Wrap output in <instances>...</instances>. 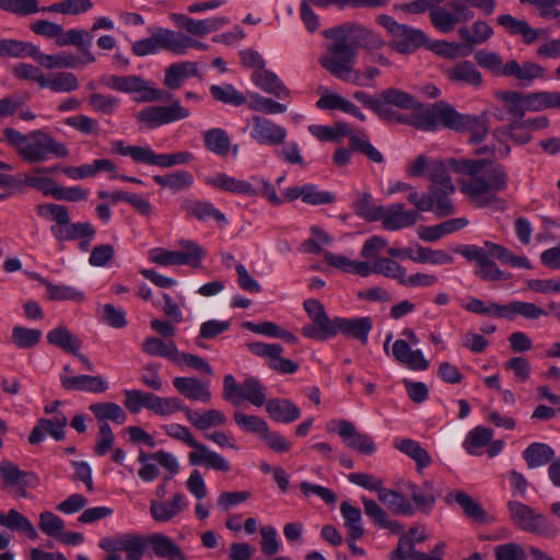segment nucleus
Segmentation results:
<instances>
[{
	"label": "nucleus",
	"instance_id": "obj_1",
	"mask_svg": "<svg viewBox=\"0 0 560 560\" xmlns=\"http://www.w3.org/2000/svg\"><path fill=\"white\" fill-rule=\"evenodd\" d=\"M325 38L332 39L318 62L337 79L358 86L365 85L362 74L352 65L359 48L376 50L385 46L384 38L375 31L360 23L347 22L322 32Z\"/></svg>",
	"mask_w": 560,
	"mask_h": 560
},
{
	"label": "nucleus",
	"instance_id": "obj_2",
	"mask_svg": "<svg viewBox=\"0 0 560 560\" xmlns=\"http://www.w3.org/2000/svg\"><path fill=\"white\" fill-rule=\"evenodd\" d=\"M454 173L468 176L460 183V190L478 207L490 205L495 194L508 188L505 167L490 159H460L450 161Z\"/></svg>",
	"mask_w": 560,
	"mask_h": 560
},
{
	"label": "nucleus",
	"instance_id": "obj_3",
	"mask_svg": "<svg viewBox=\"0 0 560 560\" xmlns=\"http://www.w3.org/2000/svg\"><path fill=\"white\" fill-rule=\"evenodd\" d=\"M163 428L168 436L182 441L187 446L194 448L188 454V460L191 466H206L221 472L230 471L231 464L222 455L198 442L187 427L175 423L164 425Z\"/></svg>",
	"mask_w": 560,
	"mask_h": 560
},
{
	"label": "nucleus",
	"instance_id": "obj_4",
	"mask_svg": "<svg viewBox=\"0 0 560 560\" xmlns=\"http://www.w3.org/2000/svg\"><path fill=\"white\" fill-rule=\"evenodd\" d=\"M452 160L453 159L445 161L436 160L429 164L428 177L431 182L429 189H432L436 196L434 213L438 218H444L455 213V207L450 199V195L455 191V186L448 174V171H452L450 165V161Z\"/></svg>",
	"mask_w": 560,
	"mask_h": 560
},
{
	"label": "nucleus",
	"instance_id": "obj_5",
	"mask_svg": "<svg viewBox=\"0 0 560 560\" xmlns=\"http://www.w3.org/2000/svg\"><path fill=\"white\" fill-rule=\"evenodd\" d=\"M506 508L511 522L521 530L545 538L557 536V526L545 514L537 512L532 506L511 500L508 502Z\"/></svg>",
	"mask_w": 560,
	"mask_h": 560
},
{
	"label": "nucleus",
	"instance_id": "obj_6",
	"mask_svg": "<svg viewBox=\"0 0 560 560\" xmlns=\"http://www.w3.org/2000/svg\"><path fill=\"white\" fill-rule=\"evenodd\" d=\"M28 138L30 141L24 144L23 149H20V156L27 163L45 162L50 154L56 158L69 155L65 143L55 140L42 130L31 132Z\"/></svg>",
	"mask_w": 560,
	"mask_h": 560
},
{
	"label": "nucleus",
	"instance_id": "obj_7",
	"mask_svg": "<svg viewBox=\"0 0 560 560\" xmlns=\"http://www.w3.org/2000/svg\"><path fill=\"white\" fill-rule=\"evenodd\" d=\"M189 116L190 110L183 107L178 100H175L170 105L147 106L136 114V119L145 128L155 129Z\"/></svg>",
	"mask_w": 560,
	"mask_h": 560
},
{
	"label": "nucleus",
	"instance_id": "obj_8",
	"mask_svg": "<svg viewBox=\"0 0 560 560\" xmlns=\"http://www.w3.org/2000/svg\"><path fill=\"white\" fill-rule=\"evenodd\" d=\"M419 110V129L436 131L439 128L455 130L459 113L447 102L439 101Z\"/></svg>",
	"mask_w": 560,
	"mask_h": 560
},
{
	"label": "nucleus",
	"instance_id": "obj_9",
	"mask_svg": "<svg viewBox=\"0 0 560 560\" xmlns=\"http://www.w3.org/2000/svg\"><path fill=\"white\" fill-rule=\"evenodd\" d=\"M303 307L312 319V324L302 328V334L313 340L325 341L332 326V318H329L322 302L316 299L305 300Z\"/></svg>",
	"mask_w": 560,
	"mask_h": 560
},
{
	"label": "nucleus",
	"instance_id": "obj_10",
	"mask_svg": "<svg viewBox=\"0 0 560 560\" xmlns=\"http://www.w3.org/2000/svg\"><path fill=\"white\" fill-rule=\"evenodd\" d=\"M98 546L107 553L125 551L127 560H141L145 549V541L140 535L128 533L103 537L100 539Z\"/></svg>",
	"mask_w": 560,
	"mask_h": 560
},
{
	"label": "nucleus",
	"instance_id": "obj_11",
	"mask_svg": "<svg viewBox=\"0 0 560 560\" xmlns=\"http://www.w3.org/2000/svg\"><path fill=\"white\" fill-rule=\"evenodd\" d=\"M372 327L373 322L369 316L354 318L335 317L332 318V326L328 332V339L341 334L347 338H353L362 345H366Z\"/></svg>",
	"mask_w": 560,
	"mask_h": 560
},
{
	"label": "nucleus",
	"instance_id": "obj_12",
	"mask_svg": "<svg viewBox=\"0 0 560 560\" xmlns=\"http://www.w3.org/2000/svg\"><path fill=\"white\" fill-rule=\"evenodd\" d=\"M120 92L137 93L135 100L142 103L167 102L172 98L170 92L149 85L148 81L139 75L122 77Z\"/></svg>",
	"mask_w": 560,
	"mask_h": 560
},
{
	"label": "nucleus",
	"instance_id": "obj_13",
	"mask_svg": "<svg viewBox=\"0 0 560 560\" xmlns=\"http://www.w3.org/2000/svg\"><path fill=\"white\" fill-rule=\"evenodd\" d=\"M429 39L427 35L418 28L400 24L393 34V40L389 47L402 55H410L422 46L428 47Z\"/></svg>",
	"mask_w": 560,
	"mask_h": 560
},
{
	"label": "nucleus",
	"instance_id": "obj_14",
	"mask_svg": "<svg viewBox=\"0 0 560 560\" xmlns=\"http://www.w3.org/2000/svg\"><path fill=\"white\" fill-rule=\"evenodd\" d=\"M334 423L338 427L339 436L350 448L365 455H372L376 451L373 438L360 432L352 422L339 420Z\"/></svg>",
	"mask_w": 560,
	"mask_h": 560
},
{
	"label": "nucleus",
	"instance_id": "obj_15",
	"mask_svg": "<svg viewBox=\"0 0 560 560\" xmlns=\"http://www.w3.org/2000/svg\"><path fill=\"white\" fill-rule=\"evenodd\" d=\"M489 116L486 112L480 115L460 114L455 126L456 132H468V143L478 144L489 133Z\"/></svg>",
	"mask_w": 560,
	"mask_h": 560
},
{
	"label": "nucleus",
	"instance_id": "obj_16",
	"mask_svg": "<svg viewBox=\"0 0 560 560\" xmlns=\"http://www.w3.org/2000/svg\"><path fill=\"white\" fill-rule=\"evenodd\" d=\"M420 219V214L416 210H406L405 203L395 202L386 208L384 207V217L382 226L387 231H398L412 226Z\"/></svg>",
	"mask_w": 560,
	"mask_h": 560
},
{
	"label": "nucleus",
	"instance_id": "obj_17",
	"mask_svg": "<svg viewBox=\"0 0 560 560\" xmlns=\"http://www.w3.org/2000/svg\"><path fill=\"white\" fill-rule=\"evenodd\" d=\"M56 44L59 47L75 46L82 54V63L95 61V57L91 51L92 35L85 30L71 28L65 31L60 25V34L57 37Z\"/></svg>",
	"mask_w": 560,
	"mask_h": 560
},
{
	"label": "nucleus",
	"instance_id": "obj_18",
	"mask_svg": "<svg viewBox=\"0 0 560 560\" xmlns=\"http://www.w3.org/2000/svg\"><path fill=\"white\" fill-rule=\"evenodd\" d=\"M252 138L260 144L279 145L287 138V130L282 126L260 116L253 117Z\"/></svg>",
	"mask_w": 560,
	"mask_h": 560
},
{
	"label": "nucleus",
	"instance_id": "obj_19",
	"mask_svg": "<svg viewBox=\"0 0 560 560\" xmlns=\"http://www.w3.org/2000/svg\"><path fill=\"white\" fill-rule=\"evenodd\" d=\"M143 539L145 541V547H150L158 558L166 560H187L182 548L165 534L153 533Z\"/></svg>",
	"mask_w": 560,
	"mask_h": 560
},
{
	"label": "nucleus",
	"instance_id": "obj_20",
	"mask_svg": "<svg viewBox=\"0 0 560 560\" xmlns=\"http://www.w3.org/2000/svg\"><path fill=\"white\" fill-rule=\"evenodd\" d=\"M180 210L184 211L188 217H192L198 221H207L214 219L217 222L226 224L225 215L217 209L212 202L206 200H196L190 198H184L180 201Z\"/></svg>",
	"mask_w": 560,
	"mask_h": 560
},
{
	"label": "nucleus",
	"instance_id": "obj_21",
	"mask_svg": "<svg viewBox=\"0 0 560 560\" xmlns=\"http://www.w3.org/2000/svg\"><path fill=\"white\" fill-rule=\"evenodd\" d=\"M173 386L180 395L190 400L209 402L212 397L209 383H205L196 377H175Z\"/></svg>",
	"mask_w": 560,
	"mask_h": 560
},
{
	"label": "nucleus",
	"instance_id": "obj_22",
	"mask_svg": "<svg viewBox=\"0 0 560 560\" xmlns=\"http://www.w3.org/2000/svg\"><path fill=\"white\" fill-rule=\"evenodd\" d=\"M502 74L509 78H515L523 85H529L535 79L544 78L545 69L533 61H526L520 65L516 60H509L502 69Z\"/></svg>",
	"mask_w": 560,
	"mask_h": 560
},
{
	"label": "nucleus",
	"instance_id": "obj_23",
	"mask_svg": "<svg viewBox=\"0 0 560 560\" xmlns=\"http://www.w3.org/2000/svg\"><path fill=\"white\" fill-rule=\"evenodd\" d=\"M497 22L511 35H521L526 45L535 43L540 35L545 34L544 30L533 28L526 21L517 20L511 14H501L497 18Z\"/></svg>",
	"mask_w": 560,
	"mask_h": 560
},
{
	"label": "nucleus",
	"instance_id": "obj_24",
	"mask_svg": "<svg viewBox=\"0 0 560 560\" xmlns=\"http://www.w3.org/2000/svg\"><path fill=\"white\" fill-rule=\"evenodd\" d=\"M457 33L464 42V47H466L462 56H468L475 45L487 42L493 35V30L486 21H476L472 23L471 28L463 26L458 28Z\"/></svg>",
	"mask_w": 560,
	"mask_h": 560
},
{
	"label": "nucleus",
	"instance_id": "obj_25",
	"mask_svg": "<svg viewBox=\"0 0 560 560\" xmlns=\"http://www.w3.org/2000/svg\"><path fill=\"white\" fill-rule=\"evenodd\" d=\"M468 223L469 221L466 218H456L436 225H421L418 229V236L424 242L433 243L445 235L464 229Z\"/></svg>",
	"mask_w": 560,
	"mask_h": 560
},
{
	"label": "nucleus",
	"instance_id": "obj_26",
	"mask_svg": "<svg viewBox=\"0 0 560 560\" xmlns=\"http://www.w3.org/2000/svg\"><path fill=\"white\" fill-rule=\"evenodd\" d=\"M61 386L67 390H81L89 393H104L108 389L107 382L102 376L60 375Z\"/></svg>",
	"mask_w": 560,
	"mask_h": 560
},
{
	"label": "nucleus",
	"instance_id": "obj_27",
	"mask_svg": "<svg viewBox=\"0 0 560 560\" xmlns=\"http://www.w3.org/2000/svg\"><path fill=\"white\" fill-rule=\"evenodd\" d=\"M51 233L58 242L73 241L80 238H94L95 228L90 222H77L56 224L51 226Z\"/></svg>",
	"mask_w": 560,
	"mask_h": 560
},
{
	"label": "nucleus",
	"instance_id": "obj_28",
	"mask_svg": "<svg viewBox=\"0 0 560 560\" xmlns=\"http://www.w3.org/2000/svg\"><path fill=\"white\" fill-rule=\"evenodd\" d=\"M269 417L281 423H292L301 417L300 408L285 398H271L266 404Z\"/></svg>",
	"mask_w": 560,
	"mask_h": 560
},
{
	"label": "nucleus",
	"instance_id": "obj_29",
	"mask_svg": "<svg viewBox=\"0 0 560 560\" xmlns=\"http://www.w3.org/2000/svg\"><path fill=\"white\" fill-rule=\"evenodd\" d=\"M447 79L453 83L467 84L479 88L482 84V75L477 67L469 60L458 61L446 70Z\"/></svg>",
	"mask_w": 560,
	"mask_h": 560
},
{
	"label": "nucleus",
	"instance_id": "obj_30",
	"mask_svg": "<svg viewBox=\"0 0 560 560\" xmlns=\"http://www.w3.org/2000/svg\"><path fill=\"white\" fill-rule=\"evenodd\" d=\"M0 476L5 487H35L38 481L33 472L23 471L9 460L0 463Z\"/></svg>",
	"mask_w": 560,
	"mask_h": 560
},
{
	"label": "nucleus",
	"instance_id": "obj_31",
	"mask_svg": "<svg viewBox=\"0 0 560 560\" xmlns=\"http://www.w3.org/2000/svg\"><path fill=\"white\" fill-rule=\"evenodd\" d=\"M187 508L184 494L175 493L171 503L152 501L150 504V513L156 522H168Z\"/></svg>",
	"mask_w": 560,
	"mask_h": 560
},
{
	"label": "nucleus",
	"instance_id": "obj_32",
	"mask_svg": "<svg viewBox=\"0 0 560 560\" xmlns=\"http://www.w3.org/2000/svg\"><path fill=\"white\" fill-rule=\"evenodd\" d=\"M353 211L366 222L380 221L384 217V207L374 203L372 195L368 191H358L352 202Z\"/></svg>",
	"mask_w": 560,
	"mask_h": 560
},
{
	"label": "nucleus",
	"instance_id": "obj_33",
	"mask_svg": "<svg viewBox=\"0 0 560 560\" xmlns=\"http://www.w3.org/2000/svg\"><path fill=\"white\" fill-rule=\"evenodd\" d=\"M206 184L234 194L250 197L258 195V190L255 189L249 182L236 179L224 173L218 174L214 177L207 178Z\"/></svg>",
	"mask_w": 560,
	"mask_h": 560
},
{
	"label": "nucleus",
	"instance_id": "obj_34",
	"mask_svg": "<svg viewBox=\"0 0 560 560\" xmlns=\"http://www.w3.org/2000/svg\"><path fill=\"white\" fill-rule=\"evenodd\" d=\"M198 74V68L196 62L182 61L172 63L165 70L164 85L170 90H177L182 86L183 82Z\"/></svg>",
	"mask_w": 560,
	"mask_h": 560
},
{
	"label": "nucleus",
	"instance_id": "obj_35",
	"mask_svg": "<svg viewBox=\"0 0 560 560\" xmlns=\"http://www.w3.org/2000/svg\"><path fill=\"white\" fill-rule=\"evenodd\" d=\"M141 349L150 357H161L172 362H178L179 351L173 340L164 341L158 337H148L143 340Z\"/></svg>",
	"mask_w": 560,
	"mask_h": 560
},
{
	"label": "nucleus",
	"instance_id": "obj_36",
	"mask_svg": "<svg viewBox=\"0 0 560 560\" xmlns=\"http://www.w3.org/2000/svg\"><path fill=\"white\" fill-rule=\"evenodd\" d=\"M115 164L108 159L94 160L91 164L80 166H67L62 168L65 175L72 179H83L94 177L101 172H115Z\"/></svg>",
	"mask_w": 560,
	"mask_h": 560
},
{
	"label": "nucleus",
	"instance_id": "obj_37",
	"mask_svg": "<svg viewBox=\"0 0 560 560\" xmlns=\"http://www.w3.org/2000/svg\"><path fill=\"white\" fill-rule=\"evenodd\" d=\"M377 499L381 503L386 505L394 515L411 516L415 514L412 503L402 493L396 490L384 488Z\"/></svg>",
	"mask_w": 560,
	"mask_h": 560
},
{
	"label": "nucleus",
	"instance_id": "obj_38",
	"mask_svg": "<svg viewBox=\"0 0 560 560\" xmlns=\"http://www.w3.org/2000/svg\"><path fill=\"white\" fill-rule=\"evenodd\" d=\"M252 81L256 86L278 98L288 97L290 95L289 90L282 81L273 72L265 70V68L260 71L253 72Z\"/></svg>",
	"mask_w": 560,
	"mask_h": 560
},
{
	"label": "nucleus",
	"instance_id": "obj_39",
	"mask_svg": "<svg viewBox=\"0 0 560 560\" xmlns=\"http://www.w3.org/2000/svg\"><path fill=\"white\" fill-rule=\"evenodd\" d=\"M407 489L416 508L424 514H429L436 501L433 483L424 481L422 485L408 483Z\"/></svg>",
	"mask_w": 560,
	"mask_h": 560
},
{
	"label": "nucleus",
	"instance_id": "obj_40",
	"mask_svg": "<svg viewBox=\"0 0 560 560\" xmlns=\"http://www.w3.org/2000/svg\"><path fill=\"white\" fill-rule=\"evenodd\" d=\"M497 98L505 103L504 110L510 115V122H518L527 112L525 94L518 91H501L495 93Z\"/></svg>",
	"mask_w": 560,
	"mask_h": 560
},
{
	"label": "nucleus",
	"instance_id": "obj_41",
	"mask_svg": "<svg viewBox=\"0 0 560 560\" xmlns=\"http://www.w3.org/2000/svg\"><path fill=\"white\" fill-rule=\"evenodd\" d=\"M0 525L12 532H22L32 540L38 537L31 521L15 509L9 510L8 514L0 512Z\"/></svg>",
	"mask_w": 560,
	"mask_h": 560
},
{
	"label": "nucleus",
	"instance_id": "obj_42",
	"mask_svg": "<svg viewBox=\"0 0 560 560\" xmlns=\"http://www.w3.org/2000/svg\"><path fill=\"white\" fill-rule=\"evenodd\" d=\"M316 106L319 109H339L354 116L361 121L365 120V115L358 106L337 93L322 95V97L316 102Z\"/></svg>",
	"mask_w": 560,
	"mask_h": 560
},
{
	"label": "nucleus",
	"instance_id": "obj_43",
	"mask_svg": "<svg viewBox=\"0 0 560 560\" xmlns=\"http://www.w3.org/2000/svg\"><path fill=\"white\" fill-rule=\"evenodd\" d=\"M34 279H36L39 283L45 285L48 299L51 301L82 302L84 300V293L73 287L65 284H54L39 275H35Z\"/></svg>",
	"mask_w": 560,
	"mask_h": 560
},
{
	"label": "nucleus",
	"instance_id": "obj_44",
	"mask_svg": "<svg viewBox=\"0 0 560 560\" xmlns=\"http://www.w3.org/2000/svg\"><path fill=\"white\" fill-rule=\"evenodd\" d=\"M454 500L462 508L464 514L468 518H471L474 522L479 524H488L492 521L490 515L487 513L486 510H483L480 503L470 495H468L466 492L456 491L454 493Z\"/></svg>",
	"mask_w": 560,
	"mask_h": 560
},
{
	"label": "nucleus",
	"instance_id": "obj_45",
	"mask_svg": "<svg viewBox=\"0 0 560 560\" xmlns=\"http://www.w3.org/2000/svg\"><path fill=\"white\" fill-rule=\"evenodd\" d=\"M186 418L197 430H207L211 427L223 425L228 421L226 416L218 409H209L200 413L188 408L186 410Z\"/></svg>",
	"mask_w": 560,
	"mask_h": 560
},
{
	"label": "nucleus",
	"instance_id": "obj_46",
	"mask_svg": "<svg viewBox=\"0 0 560 560\" xmlns=\"http://www.w3.org/2000/svg\"><path fill=\"white\" fill-rule=\"evenodd\" d=\"M153 180L162 188L172 192H179L189 189L194 185V176L188 171L178 170L166 175H155Z\"/></svg>",
	"mask_w": 560,
	"mask_h": 560
},
{
	"label": "nucleus",
	"instance_id": "obj_47",
	"mask_svg": "<svg viewBox=\"0 0 560 560\" xmlns=\"http://www.w3.org/2000/svg\"><path fill=\"white\" fill-rule=\"evenodd\" d=\"M266 390L260 380L248 376L241 383L240 400L244 399L256 407H261L268 401Z\"/></svg>",
	"mask_w": 560,
	"mask_h": 560
},
{
	"label": "nucleus",
	"instance_id": "obj_48",
	"mask_svg": "<svg viewBox=\"0 0 560 560\" xmlns=\"http://www.w3.org/2000/svg\"><path fill=\"white\" fill-rule=\"evenodd\" d=\"M47 340L50 345L59 347L65 352L77 354L82 342L65 326H58L47 334Z\"/></svg>",
	"mask_w": 560,
	"mask_h": 560
},
{
	"label": "nucleus",
	"instance_id": "obj_49",
	"mask_svg": "<svg viewBox=\"0 0 560 560\" xmlns=\"http://www.w3.org/2000/svg\"><path fill=\"white\" fill-rule=\"evenodd\" d=\"M194 160V154L188 151H179L172 154H156L150 147L144 164L156 165L160 167H173L176 165L188 164Z\"/></svg>",
	"mask_w": 560,
	"mask_h": 560
},
{
	"label": "nucleus",
	"instance_id": "obj_50",
	"mask_svg": "<svg viewBox=\"0 0 560 560\" xmlns=\"http://www.w3.org/2000/svg\"><path fill=\"white\" fill-rule=\"evenodd\" d=\"M149 32L151 33L150 40L155 46V54L159 50H168L178 55L180 33L164 27L149 28Z\"/></svg>",
	"mask_w": 560,
	"mask_h": 560
},
{
	"label": "nucleus",
	"instance_id": "obj_51",
	"mask_svg": "<svg viewBox=\"0 0 560 560\" xmlns=\"http://www.w3.org/2000/svg\"><path fill=\"white\" fill-rule=\"evenodd\" d=\"M523 457L529 468H537L555 459L553 450L545 443H532L523 452Z\"/></svg>",
	"mask_w": 560,
	"mask_h": 560
},
{
	"label": "nucleus",
	"instance_id": "obj_52",
	"mask_svg": "<svg viewBox=\"0 0 560 560\" xmlns=\"http://www.w3.org/2000/svg\"><path fill=\"white\" fill-rule=\"evenodd\" d=\"M381 100L387 105L396 106L401 109L418 110L422 108V104L411 94L396 88L382 91Z\"/></svg>",
	"mask_w": 560,
	"mask_h": 560
},
{
	"label": "nucleus",
	"instance_id": "obj_53",
	"mask_svg": "<svg viewBox=\"0 0 560 560\" xmlns=\"http://www.w3.org/2000/svg\"><path fill=\"white\" fill-rule=\"evenodd\" d=\"M527 110L540 112L547 108H560V92H534L525 94Z\"/></svg>",
	"mask_w": 560,
	"mask_h": 560
},
{
	"label": "nucleus",
	"instance_id": "obj_54",
	"mask_svg": "<svg viewBox=\"0 0 560 560\" xmlns=\"http://www.w3.org/2000/svg\"><path fill=\"white\" fill-rule=\"evenodd\" d=\"M394 446L412 458L418 469L428 467L432 464V458L429 453L419 444V442L411 439H402L396 441Z\"/></svg>",
	"mask_w": 560,
	"mask_h": 560
},
{
	"label": "nucleus",
	"instance_id": "obj_55",
	"mask_svg": "<svg viewBox=\"0 0 560 560\" xmlns=\"http://www.w3.org/2000/svg\"><path fill=\"white\" fill-rule=\"evenodd\" d=\"M89 409L93 412L95 418L102 422L110 420L118 424H122L127 420V415L122 408L115 402H95L90 405Z\"/></svg>",
	"mask_w": 560,
	"mask_h": 560
},
{
	"label": "nucleus",
	"instance_id": "obj_56",
	"mask_svg": "<svg viewBox=\"0 0 560 560\" xmlns=\"http://www.w3.org/2000/svg\"><path fill=\"white\" fill-rule=\"evenodd\" d=\"M188 409L183 400L178 397H159L151 393L149 410L159 416H170L176 411H184Z\"/></svg>",
	"mask_w": 560,
	"mask_h": 560
},
{
	"label": "nucleus",
	"instance_id": "obj_57",
	"mask_svg": "<svg viewBox=\"0 0 560 560\" xmlns=\"http://www.w3.org/2000/svg\"><path fill=\"white\" fill-rule=\"evenodd\" d=\"M205 147L217 155L225 156L229 153L231 141L225 130L212 128L203 133Z\"/></svg>",
	"mask_w": 560,
	"mask_h": 560
},
{
	"label": "nucleus",
	"instance_id": "obj_58",
	"mask_svg": "<svg viewBox=\"0 0 560 560\" xmlns=\"http://www.w3.org/2000/svg\"><path fill=\"white\" fill-rule=\"evenodd\" d=\"M418 532V527H410L407 535H401L398 539V544L395 550L390 552L392 560H416L418 550H416V541L413 537Z\"/></svg>",
	"mask_w": 560,
	"mask_h": 560
},
{
	"label": "nucleus",
	"instance_id": "obj_59",
	"mask_svg": "<svg viewBox=\"0 0 560 560\" xmlns=\"http://www.w3.org/2000/svg\"><path fill=\"white\" fill-rule=\"evenodd\" d=\"M493 438V430L482 425L474 428L464 442L465 450L471 455H479V448L488 445Z\"/></svg>",
	"mask_w": 560,
	"mask_h": 560
},
{
	"label": "nucleus",
	"instance_id": "obj_60",
	"mask_svg": "<svg viewBox=\"0 0 560 560\" xmlns=\"http://www.w3.org/2000/svg\"><path fill=\"white\" fill-rule=\"evenodd\" d=\"M233 418L237 427L244 433H253L260 436L262 432L267 431L268 423L258 416L246 415L241 410H235Z\"/></svg>",
	"mask_w": 560,
	"mask_h": 560
},
{
	"label": "nucleus",
	"instance_id": "obj_61",
	"mask_svg": "<svg viewBox=\"0 0 560 560\" xmlns=\"http://www.w3.org/2000/svg\"><path fill=\"white\" fill-rule=\"evenodd\" d=\"M42 335L40 329L15 326L12 329L11 338L19 349H30L40 341Z\"/></svg>",
	"mask_w": 560,
	"mask_h": 560
},
{
	"label": "nucleus",
	"instance_id": "obj_62",
	"mask_svg": "<svg viewBox=\"0 0 560 560\" xmlns=\"http://www.w3.org/2000/svg\"><path fill=\"white\" fill-rule=\"evenodd\" d=\"M210 93L215 101L224 104L241 106L246 102V97L232 84L211 85Z\"/></svg>",
	"mask_w": 560,
	"mask_h": 560
},
{
	"label": "nucleus",
	"instance_id": "obj_63",
	"mask_svg": "<svg viewBox=\"0 0 560 560\" xmlns=\"http://www.w3.org/2000/svg\"><path fill=\"white\" fill-rule=\"evenodd\" d=\"M374 273L395 279L402 284L406 277V269L394 259L381 257L374 261Z\"/></svg>",
	"mask_w": 560,
	"mask_h": 560
},
{
	"label": "nucleus",
	"instance_id": "obj_64",
	"mask_svg": "<svg viewBox=\"0 0 560 560\" xmlns=\"http://www.w3.org/2000/svg\"><path fill=\"white\" fill-rule=\"evenodd\" d=\"M431 23L442 33H450L455 28L458 19L445 7H438L430 11Z\"/></svg>",
	"mask_w": 560,
	"mask_h": 560
}]
</instances>
